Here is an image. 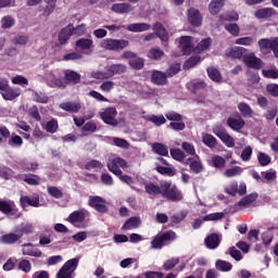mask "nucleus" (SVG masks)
I'll return each mask as SVG.
<instances>
[{
    "instance_id": "7",
    "label": "nucleus",
    "mask_w": 278,
    "mask_h": 278,
    "mask_svg": "<svg viewBox=\"0 0 278 278\" xmlns=\"http://www.w3.org/2000/svg\"><path fill=\"white\" fill-rule=\"evenodd\" d=\"M106 166L113 175H122L123 170L121 168H129V163H127L123 157H114Z\"/></svg>"
},
{
    "instance_id": "14",
    "label": "nucleus",
    "mask_w": 278,
    "mask_h": 278,
    "mask_svg": "<svg viewBox=\"0 0 278 278\" xmlns=\"http://www.w3.org/2000/svg\"><path fill=\"white\" fill-rule=\"evenodd\" d=\"M152 29L156 35V38H160L162 42H168V30H166L164 24L156 22L153 24Z\"/></svg>"
},
{
    "instance_id": "2",
    "label": "nucleus",
    "mask_w": 278,
    "mask_h": 278,
    "mask_svg": "<svg viewBox=\"0 0 278 278\" xmlns=\"http://www.w3.org/2000/svg\"><path fill=\"white\" fill-rule=\"evenodd\" d=\"M100 47L105 51H124L129 47V40L106 38L100 42Z\"/></svg>"
},
{
    "instance_id": "8",
    "label": "nucleus",
    "mask_w": 278,
    "mask_h": 278,
    "mask_svg": "<svg viewBox=\"0 0 278 278\" xmlns=\"http://www.w3.org/2000/svg\"><path fill=\"white\" fill-rule=\"evenodd\" d=\"M89 205L100 214H108V206L105 205V199L99 195H90Z\"/></svg>"
},
{
    "instance_id": "31",
    "label": "nucleus",
    "mask_w": 278,
    "mask_h": 278,
    "mask_svg": "<svg viewBox=\"0 0 278 278\" xmlns=\"http://www.w3.org/2000/svg\"><path fill=\"white\" fill-rule=\"evenodd\" d=\"M67 223L75 225L76 223H84L86 220V214L83 211H74L67 217Z\"/></svg>"
},
{
    "instance_id": "17",
    "label": "nucleus",
    "mask_w": 278,
    "mask_h": 278,
    "mask_svg": "<svg viewBox=\"0 0 278 278\" xmlns=\"http://www.w3.org/2000/svg\"><path fill=\"white\" fill-rule=\"evenodd\" d=\"M179 47L184 55H190V53H192V37L190 36L180 37Z\"/></svg>"
},
{
    "instance_id": "37",
    "label": "nucleus",
    "mask_w": 278,
    "mask_h": 278,
    "mask_svg": "<svg viewBox=\"0 0 278 278\" xmlns=\"http://www.w3.org/2000/svg\"><path fill=\"white\" fill-rule=\"evenodd\" d=\"M200 62H203V58H201V55H192L185 62L182 68L184 71H190V68H194V66Z\"/></svg>"
},
{
    "instance_id": "61",
    "label": "nucleus",
    "mask_w": 278,
    "mask_h": 278,
    "mask_svg": "<svg viewBox=\"0 0 278 278\" xmlns=\"http://www.w3.org/2000/svg\"><path fill=\"white\" fill-rule=\"evenodd\" d=\"M9 147H23V138L18 135H12L8 142Z\"/></svg>"
},
{
    "instance_id": "36",
    "label": "nucleus",
    "mask_w": 278,
    "mask_h": 278,
    "mask_svg": "<svg viewBox=\"0 0 278 278\" xmlns=\"http://www.w3.org/2000/svg\"><path fill=\"white\" fill-rule=\"evenodd\" d=\"M206 73L212 81L215 84H220L223 81V74L216 67H207Z\"/></svg>"
},
{
    "instance_id": "13",
    "label": "nucleus",
    "mask_w": 278,
    "mask_h": 278,
    "mask_svg": "<svg viewBox=\"0 0 278 278\" xmlns=\"http://www.w3.org/2000/svg\"><path fill=\"white\" fill-rule=\"evenodd\" d=\"M151 81L154 86H166L168 84V77L166 73L153 70L151 73Z\"/></svg>"
},
{
    "instance_id": "38",
    "label": "nucleus",
    "mask_w": 278,
    "mask_h": 278,
    "mask_svg": "<svg viewBox=\"0 0 278 278\" xmlns=\"http://www.w3.org/2000/svg\"><path fill=\"white\" fill-rule=\"evenodd\" d=\"M144 190H146L147 194H154V195L161 194L162 195V193H163L162 182L160 186H157L153 182H149L144 186Z\"/></svg>"
},
{
    "instance_id": "23",
    "label": "nucleus",
    "mask_w": 278,
    "mask_h": 278,
    "mask_svg": "<svg viewBox=\"0 0 278 278\" xmlns=\"http://www.w3.org/2000/svg\"><path fill=\"white\" fill-rule=\"evenodd\" d=\"M4 101H14L17 97H21V88H12L10 85L8 86L4 92H1Z\"/></svg>"
},
{
    "instance_id": "41",
    "label": "nucleus",
    "mask_w": 278,
    "mask_h": 278,
    "mask_svg": "<svg viewBox=\"0 0 278 278\" xmlns=\"http://www.w3.org/2000/svg\"><path fill=\"white\" fill-rule=\"evenodd\" d=\"M78 266H79V257H75L65 262L62 267L65 268L66 270H70L73 275H75V271L77 270Z\"/></svg>"
},
{
    "instance_id": "60",
    "label": "nucleus",
    "mask_w": 278,
    "mask_h": 278,
    "mask_svg": "<svg viewBox=\"0 0 278 278\" xmlns=\"http://www.w3.org/2000/svg\"><path fill=\"white\" fill-rule=\"evenodd\" d=\"M225 177H238V175H242V167L235 166L232 168H228L224 173Z\"/></svg>"
},
{
    "instance_id": "35",
    "label": "nucleus",
    "mask_w": 278,
    "mask_h": 278,
    "mask_svg": "<svg viewBox=\"0 0 278 278\" xmlns=\"http://www.w3.org/2000/svg\"><path fill=\"white\" fill-rule=\"evenodd\" d=\"M21 236L22 235H17V232L16 233L2 235L0 237V242L2 244H15V242H18L21 240Z\"/></svg>"
},
{
    "instance_id": "52",
    "label": "nucleus",
    "mask_w": 278,
    "mask_h": 278,
    "mask_svg": "<svg viewBox=\"0 0 278 278\" xmlns=\"http://www.w3.org/2000/svg\"><path fill=\"white\" fill-rule=\"evenodd\" d=\"M129 66H131L135 71H142L144 68V59L135 58L128 62Z\"/></svg>"
},
{
    "instance_id": "4",
    "label": "nucleus",
    "mask_w": 278,
    "mask_h": 278,
    "mask_svg": "<svg viewBox=\"0 0 278 278\" xmlns=\"http://www.w3.org/2000/svg\"><path fill=\"white\" fill-rule=\"evenodd\" d=\"M258 49L261 53H270L273 51L274 56L278 60V37L263 38L258 40Z\"/></svg>"
},
{
    "instance_id": "6",
    "label": "nucleus",
    "mask_w": 278,
    "mask_h": 278,
    "mask_svg": "<svg viewBox=\"0 0 278 278\" xmlns=\"http://www.w3.org/2000/svg\"><path fill=\"white\" fill-rule=\"evenodd\" d=\"M118 114V111H116V108L110 106L103 110V112L100 113V118L105 123V125H111V127H116L118 125V119H116V116Z\"/></svg>"
},
{
    "instance_id": "1",
    "label": "nucleus",
    "mask_w": 278,
    "mask_h": 278,
    "mask_svg": "<svg viewBox=\"0 0 278 278\" xmlns=\"http://www.w3.org/2000/svg\"><path fill=\"white\" fill-rule=\"evenodd\" d=\"M161 188L163 189L162 197L167 201H172L173 203H175L184 199V194H181V191L177 188V186H173L170 181L161 182Z\"/></svg>"
},
{
    "instance_id": "54",
    "label": "nucleus",
    "mask_w": 278,
    "mask_h": 278,
    "mask_svg": "<svg viewBox=\"0 0 278 278\" xmlns=\"http://www.w3.org/2000/svg\"><path fill=\"white\" fill-rule=\"evenodd\" d=\"M18 270H22V273H25L26 275L31 273V262L29 260L23 258L20 261L17 265Z\"/></svg>"
},
{
    "instance_id": "12",
    "label": "nucleus",
    "mask_w": 278,
    "mask_h": 278,
    "mask_svg": "<svg viewBox=\"0 0 278 278\" xmlns=\"http://www.w3.org/2000/svg\"><path fill=\"white\" fill-rule=\"evenodd\" d=\"M0 212L7 216H14V218H21L18 208L16 205L9 203L8 201L0 200Z\"/></svg>"
},
{
    "instance_id": "32",
    "label": "nucleus",
    "mask_w": 278,
    "mask_h": 278,
    "mask_svg": "<svg viewBox=\"0 0 278 278\" xmlns=\"http://www.w3.org/2000/svg\"><path fill=\"white\" fill-rule=\"evenodd\" d=\"M275 14H277V11L273 8H264V9H258L255 12V17L256 18H270L271 16H275Z\"/></svg>"
},
{
    "instance_id": "39",
    "label": "nucleus",
    "mask_w": 278,
    "mask_h": 278,
    "mask_svg": "<svg viewBox=\"0 0 278 278\" xmlns=\"http://www.w3.org/2000/svg\"><path fill=\"white\" fill-rule=\"evenodd\" d=\"M202 142L208 149H216V144H218V140L212 134H205L202 136Z\"/></svg>"
},
{
    "instance_id": "22",
    "label": "nucleus",
    "mask_w": 278,
    "mask_h": 278,
    "mask_svg": "<svg viewBox=\"0 0 278 278\" xmlns=\"http://www.w3.org/2000/svg\"><path fill=\"white\" fill-rule=\"evenodd\" d=\"M142 224V220L140 217H129L124 225L122 226V231H129L131 229H138L140 225Z\"/></svg>"
},
{
    "instance_id": "55",
    "label": "nucleus",
    "mask_w": 278,
    "mask_h": 278,
    "mask_svg": "<svg viewBox=\"0 0 278 278\" xmlns=\"http://www.w3.org/2000/svg\"><path fill=\"white\" fill-rule=\"evenodd\" d=\"M147 121L153 123L156 127H161V125L166 123V117L164 115H152L147 117Z\"/></svg>"
},
{
    "instance_id": "34",
    "label": "nucleus",
    "mask_w": 278,
    "mask_h": 278,
    "mask_svg": "<svg viewBox=\"0 0 278 278\" xmlns=\"http://www.w3.org/2000/svg\"><path fill=\"white\" fill-rule=\"evenodd\" d=\"M225 8V0H212L208 4V11L211 14L216 15Z\"/></svg>"
},
{
    "instance_id": "11",
    "label": "nucleus",
    "mask_w": 278,
    "mask_h": 278,
    "mask_svg": "<svg viewBox=\"0 0 278 278\" xmlns=\"http://www.w3.org/2000/svg\"><path fill=\"white\" fill-rule=\"evenodd\" d=\"M243 62L248 68H254L255 71H260L264 67V61L262 59L255 56L254 53L248 54L243 58Z\"/></svg>"
},
{
    "instance_id": "10",
    "label": "nucleus",
    "mask_w": 278,
    "mask_h": 278,
    "mask_svg": "<svg viewBox=\"0 0 278 278\" xmlns=\"http://www.w3.org/2000/svg\"><path fill=\"white\" fill-rule=\"evenodd\" d=\"M225 218V213H211L205 215L204 217L198 218L193 222L192 227L193 229H201L203 223H207L210 220H223Z\"/></svg>"
},
{
    "instance_id": "42",
    "label": "nucleus",
    "mask_w": 278,
    "mask_h": 278,
    "mask_svg": "<svg viewBox=\"0 0 278 278\" xmlns=\"http://www.w3.org/2000/svg\"><path fill=\"white\" fill-rule=\"evenodd\" d=\"M257 193H250L249 195L242 198L239 202L238 205L239 207H247V205H251V203H255L257 201Z\"/></svg>"
},
{
    "instance_id": "51",
    "label": "nucleus",
    "mask_w": 278,
    "mask_h": 278,
    "mask_svg": "<svg viewBox=\"0 0 278 278\" xmlns=\"http://www.w3.org/2000/svg\"><path fill=\"white\" fill-rule=\"evenodd\" d=\"M169 153L173 160H176V162H184L186 160V153H184V151H181L180 149H170Z\"/></svg>"
},
{
    "instance_id": "15",
    "label": "nucleus",
    "mask_w": 278,
    "mask_h": 278,
    "mask_svg": "<svg viewBox=\"0 0 278 278\" xmlns=\"http://www.w3.org/2000/svg\"><path fill=\"white\" fill-rule=\"evenodd\" d=\"M194 157H189L186 161V164L189 165L190 170L194 173L195 175H199V173H203V162H201V159H199V155H195Z\"/></svg>"
},
{
    "instance_id": "18",
    "label": "nucleus",
    "mask_w": 278,
    "mask_h": 278,
    "mask_svg": "<svg viewBox=\"0 0 278 278\" xmlns=\"http://www.w3.org/2000/svg\"><path fill=\"white\" fill-rule=\"evenodd\" d=\"M226 55L235 60H244L247 58V49L242 47L230 48L227 50Z\"/></svg>"
},
{
    "instance_id": "45",
    "label": "nucleus",
    "mask_w": 278,
    "mask_h": 278,
    "mask_svg": "<svg viewBox=\"0 0 278 278\" xmlns=\"http://www.w3.org/2000/svg\"><path fill=\"white\" fill-rule=\"evenodd\" d=\"M152 150L157 155H162L163 157H168V148H166V146H164L163 143H159V142L154 143L152 146Z\"/></svg>"
},
{
    "instance_id": "26",
    "label": "nucleus",
    "mask_w": 278,
    "mask_h": 278,
    "mask_svg": "<svg viewBox=\"0 0 278 278\" xmlns=\"http://www.w3.org/2000/svg\"><path fill=\"white\" fill-rule=\"evenodd\" d=\"M126 29L134 34H140L142 31H149V29H151V25L147 23H134L129 24Z\"/></svg>"
},
{
    "instance_id": "57",
    "label": "nucleus",
    "mask_w": 278,
    "mask_h": 278,
    "mask_svg": "<svg viewBox=\"0 0 278 278\" xmlns=\"http://www.w3.org/2000/svg\"><path fill=\"white\" fill-rule=\"evenodd\" d=\"M181 71V64L176 63V64H172L165 75H167V77H175V75H178V73Z\"/></svg>"
},
{
    "instance_id": "48",
    "label": "nucleus",
    "mask_w": 278,
    "mask_h": 278,
    "mask_svg": "<svg viewBox=\"0 0 278 278\" xmlns=\"http://www.w3.org/2000/svg\"><path fill=\"white\" fill-rule=\"evenodd\" d=\"M28 186H40V176L36 174H27L23 179Z\"/></svg>"
},
{
    "instance_id": "47",
    "label": "nucleus",
    "mask_w": 278,
    "mask_h": 278,
    "mask_svg": "<svg viewBox=\"0 0 278 278\" xmlns=\"http://www.w3.org/2000/svg\"><path fill=\"white\" fill-rule=\"evenodd\" d=\"M148 58L150 60L160 61L164 58V51L160 48H151L148 52Z\"/></svg>"
},
{
    "instance_id": "16",
    "label": "nucleus",
    "mask_w": 278,
    "mask_h": 278,
    "mask_svg": "<svg viewBox=\"0 0 278 278\" xmlns=\"http://www.w3.org/2000/svg\"><path fill=\"white\" fill-rule=\"evenodd\" d=\"M204 244L206 249H218V247H220V236H218V233L215 232L206 236V238L204 239Z\"/></svg>"
},
{
    "instance_id": "43",
    "label": "nucleus",
    "mask_w": 278,
    "mask_h": 278,
    "mask_svg": "<svg viewBox=\"0 0 278 278\" xmlns=\"http://www.w3.org/2000/svg\"><path fill=\"white\" fill-rule=\"evenodd\" d=\"M215 268L220 270V273H229L233 268V265L227 261L218 260L215 263Z\"/></svg>"
},
{
    "instance_id": "25",
    "label": "nucleus",
    "mask_w": 278,
    "mask_h": 278,
    "mask_svg": "<svg viewBox=\"0 0 278 278\" xmlns=\"http://www.w3.org/2000/svg\"><path fill=\"white\" fill-rule=\"evenodd\" d=\"M64 79L66 84H79L81 81V75L75 71L66 70L64 72Z\"/></svg>"
},
{
    "instance_id": "40",
    "label": "nucleus",
    "mask_w": 278,
    "mask_h": 278,
    "mask_svg": "<svg viewBox=\"0 0 278 278\" xmlns=\"http://www.w3.org/2000/svg\"><path fill=\"white\" fill-rule=\"evenodd\" d=\"M238 110L242 114L243 118H251L253 116V109L245 102H240L238 104Z\"/></svg>"
},
{
    "instance_id": "20",
    "label": "nucleus",
    "mask_w": 278,
    "mask_h": 278,
    "mask_svg": "<svg viewBox=\"0 0 278 278\" xmlns=\"http://www.w3.org/2000/svg\"><path fill=\"white\" fill-rule=\"evenodd\" d=\"M71 36H73V24H68L66 27L62 28L59 33V42L60 45H66L68 40H71Z\"/></svg>"
},
{
    "instance_id": "62",
    "label": "nucleus",
    "mask_w": 278,
    "mask_h": 278,
    "mask_svg": "<svg viewBox=\"0 0 278 278\" xmlns=\"http://www.w3.org/2000/svg\"><path fill=\"white\" fill-rule=\"evenodd\" d=\"M257 160H258V164H261V166H268V164H270V162H271L270 155H268L264 152L258 153Z\"/></svg>"
},
{
    "instance_id": "44",
    "label": "nucleus",
    "mask_w": 278,
    "mask_h": 278,
    "mask_svg": "<svg viewBox=\"0 0 278 278\" xmlns=\"http://www.w3.org/2000/svg\"><path fill=\"white\" fill-rule=\"evenodd\" d=\"M92 39L80 38L76 41V47L81 51H88V49H92Z\"/></svg>"
},
{
    "instance_id": "29",
    "label": "nucleus",
    "mask_w": 278,
    "mask_h": 278,
    "mask_svg": "<svg viewBox=\"0 0 278 278\" xmlns=\"http://www.w3.org/2000/svg\"><path fill=\"white\" fill-rule=\"evenodd\" d=\"M155 170L160 175H164L165 177H175V175H177V169L173 165H167V167L166 166H162V165H157L155 167Z\"/></svg>"
},
{
    "instance_id": "58",
    "label": "nucleus",
    "mask_w": 278,
    "mask_h": 278,
    "mask_svg": "<svg viewBox=\"0 0 278 278\" xmlns=\"http://www.w3.org/2000/svg\"><path fill=\"white\" fill-rule=\"evenodd\" d=\"M98 127H97V123L94 122H87L81 131L83 134H94L97 131Z\"/></svg>"
},
{
    "instance_id": "46",
    "label": "nucleus",
    "mask_w": 278,
    "mask_h": 278,
    "mask_svg": "<svg viewBox=\"0 0 278 278\" xmlns=\"http://www.w3.org/2000/svg\"><path fill=\"white\" fill-rule=\"evenodd\" d=\"M17 236H28V233H34V226L30 224H22L17 229H16Z\"/></svg>"
},
{
    "instance_id": "3",
    "label": "nucleus",
    "mask_w": 278,
    "mask_h": 278,
    "mask_svg": "<svg viewBox=\"0 0 278 278\" xmlns=\"http://www.w3.org/2000/svg\"><path fill=\"white\" fill-rule=\"evenodd\" d=\"M173 240H177V233L173 230H168L161 235H156L151 241V247L152 249H162L163 247H166L168 242H173Z\"/></svg>"
},
{
    "instance_id": "28",
    "label": "nucleus",
    "mask_w": 278,
    "mask_h": 278,
    "mask_svg": "<svg viewBox=\"0 0 278 278\" xmlns=\"http://www.w3.org/2000/svg\"><path fill=\"white\" fill-rule=\"evenodd\" d=\"M210 47H212V38H204L200 42H198V45L193 48V53L201 54L204 51H207Z\"/></svg>"
},
{
    "instance_id": "50",
    "label": "nucleus",
    "mask_w": 278,
    "mask_h": 278,
    "mask_svg": "<svg viewBox=\"0 0 278 278\" xmlns=\"http://www.w3.org/2000/svg\"><path fill=\"white\" fill-rule=\"evenodd\" d=\"M59 128H60V125L58 124V119L55 118H52L49 122H47L45 127L48 134H55Z\"/></svg>"
},
{
    "instance_id": "53",
    "label": "nucleus",
    "mask_w": 278,
    "mask_h": 278,
    "mask_svg": "<svg viewBox=\"0 0 278 278\" xmlns=\"http://www.w3.org/2000/svg\"><path fill=\"white\" fill-rule=\"evenodd\" d=\"M47 3L45 10H43V16H50L53 14V11L55 10V5L58 3V0H45Z\"/></svg>"
},
{
    "instance_id": "19",
    "label": "nucleus",
    "mask_w": 278,
    "mask_h": 278,
    "mask_svg": "<svg viewBox=\"0 0 278 278\" xmlns=\"http://www.w3.org/2000/svg\"><path fill=\"white\" fill-rule=\"evenodd\" d=\"M20 203L22 207H40V198L39 197H28L22 195L20 199Z\"/></svg>"
},
{
    "instance_id": "27",
    "label": "nucleus",
    "mask_w": 278,
    "mask_h": 278,
    "mask_svg": "<svg viewBox=\"0 0 278 278\" xmlns=\"http://www.w3.org/2000/svg\"><path fill=\"white\" fill-rule=\"evenodd\" d=\"M240 20L238 13H226L218 16L217 25H224L225 23H236Z\"/></svg>"
},
{
    "instance_id": "64",
    "label": "nucleus",
    "mask_w": 278,
    "mask_h": 278,
    "mask_svg": "<svg viewBox=\"0 0 278 278\" xmlns=\"http://www.w3.org/2000/svg\"><path fill=\"white\" fill-rule=\"evenodd\" d=\"M56 278H75V274L68 269H65L64 267H61V269L56 273Z\"/></svg>"
},
{
    "instance_id": "30",
    "label": "nucleus",
    "mask_w": 278,
    "mask_h": 278,
    "mask_svg": "<svg viewBox=\"0 0 278 278\" xmlns=\"http://www.w3.org/2000/svg\"><path fill=\"white\" fill-rule=\"evenodd\" d=\"M60 109L64 112H70L71 114H77L81 110V104L76 102H63L60 104Z\"/></svg>"
},
{
    "instance_id": "33",
    "label": "nucleus",
    "mask_w": 278,
    "mask_h": 278,
    "mask_svg": "<svg viewBox=\"0 0 278 278\" xmlns=\"http://www.w3.org/2000/svg\"><path fill=\"white\" fill-rule=\"evenodd\" d=\"M106 68H109V74L111 77H114V75H123L124 73H127V65L125 64H112Z\"/></svg>"
},
{
    "instance_id": "24",
    "label": "nucleus",
    "mask_w": 278,
    "mask_h": 278,
    "mask_svg": "<svg viewBox=\"0 0 278 278\" xmlns=\"http://www.w3.org/2000/svg\"><path fill=\"white\" fill-rule=\"evenodd\" d=\"M227 125L228 127H230V129H233V131H240V129L244 128V125H247V123L243 121L242 117H228Z\"/></svg>"
},
{
    "instance_id": "49",
    "label": "nucleus",
    "mask_w": 278,
    "mask_h": 278,
    "mask_svg": "<svg viewBox=\"0 0 278 278\" xmlns=\"http://www.w3.org/2000/svg\"><path fill=\"white\" fill-rule=\"evenodd\" d=\"M225 29L226 31H228V34H230V36H235L238 37L240 36V26L236 23H229V24H225Z\"/></svg>"
},
{
    "instance_id": "63",
    "label": "nucleus",
    "mask_w": 278,
    "mask_h": 278,
    "mask_svg": "<svg viewBox=\"0 0 278 278\" xmlns=\"http://www.w3.org/2000/svg\"><path fill=\"white\" fill-rule=\"evenodd\" d=\"M262 75L266 79H278V70H263Z\"/></svg>"
},
{
    "instance_id": "59",
    "label": "nucleus",
    "mask_w": 278,
    "mask_h": 278,
    "mask_svg": "<svg viewBox=\"0 0 278 278\" xmlns=\"http://www.w3.org/2000/svg\"><path fill=\"white\" fill-rule=\"evenodd\" d=\"M48 194L53 199H62V197H64V193L60 190V188L53 186L48 187Z\"/></svg>"
},
{
    "instance_id": "21",
    "label": "nucleus",
    "mask_w": 278,
    "mask_h": 278,
    "mask_svg": "<svg viewBox=\"0 0 278 278\" xmlns=\"http://www.w3.org/2000/svg\"><path fill=\"white\" fill-rule=\"evenodd\" d=\"M111 10L115 14H129V12H134V5L129 3H114Z\"/></svg>"
},
{
    "instance_id": "56",
    "label": "nucleus",
    "mask_w": 278,
    "mask_h": 278,
    "mask_svg": "<svg viewBox=\"0 0 278 278\" xmlns=\"http://www.w3.org/2000/svg\"><path fill=\"white\" fill-rule=\"evenodd\" d=\"M212 164L214 168H224L227 164V160L220 155H214L212 156Z\"/></svg>"
},
{
    "instance_id": "9",
    "label": "nucleus",
    "mask_w": 278,
    "mask_h": 278,
    "mask_svg": "<svg viewBox=\"0 0 278 278\" xmlns=\"http://www.w3.org/2000/svg\"><path fill=\"white\" fill-rule=\"evenodd\" d=\"M188 23L191 27H201L203 25V15L198 9L190 8L187 13Z\"/></svg>"
},
{
    "instance_id": "5",
    "label": "nucleus",
    "mask_w": 278,
    "mask_h": 278,
    "mask_svg": "<svg viewBox=\"0 0 278 278\" xmlns=\"http://www.w3.org/2000/svg\"><path fill=\"white\" fill-rule=\"evenodd\" d=\"M213 134L216 135L217 138H219V140H222V142L228 147V149H233V147H236V139H233V137L227 132L225 127L220 125L215 126L213 128Z\"/></svg>"
}]
</instances>
